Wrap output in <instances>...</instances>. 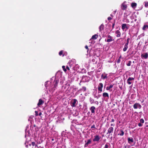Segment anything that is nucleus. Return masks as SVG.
Here are the masks:
<instances>
[{
	"mask_svg": "<svg viewBox=\"0 0 148 148\" xmlns=\"http://www.w3.org/2000/svg\"><path fill=\"white\" fill-rule=\"evenodd\" d=\"M27 146H28V145H26V147H27Z\"/></svg>",
	"mask_w": 148,
	"mask_h": 148,
	"instance_id": "54",
	"label": "nucleus"
},
{
	"mask_svg": "<svg viewBox=\"0 0 148 148\" xmlns=\"http://www.w3.org/2000/svg\"><path fill=\"white\" fill-rule=\"evenodd\" d=\"M134 79V78L133 77H129L127 80V83L129 84H131L132 83V81L133 82V81Z\"/></svg>",
	"mask_w": 148,
	"mask_h": 148,
	"instance_id": "6",
	"label": "nucleus"
},
{
	"mask_svg": "<svg viewBox=\"0 0 148 148\" xmlns=\"http://www.w3.org/2000/svg\"><path fill=\"white\" fill-rule=\"evenodd\" d=\"M114 14H115V13L116 12V10L115 11H114Z\"/></svg>",
	"mask_w": 148,
	"mask_h": 148,
	"instance_id": "48",
	"label": "nucleus"
},
{
	"mask_svg": "<svg viewBox=\"0 0 148 148\" xmlns=\"http://www.w3.org/2000/svg\"><path fill=\"white\" fill-rule=\"evenodd\" d=\"M29 145L30 146H31V144H29Z\"/></svg>",
	"mask_w": 148,
	"mask_h": 148,
	"instance_id": "55",
	"label": "nucleus"
},
{
	"mask_svg": "<svg viewBox=\"0 0 148 148\" xmlns=\"http://www.w3.org/2000/svg\"><path fill=\"white\" fill-rule=\"evenodd\" d=\"M120 59H119L118 60H117V62H118V63H119V62H120Z\"/></svg>",
	"mask_w": 148,
	"mask_h": 148,
	"instance_id": "45",
	"label": "nucleus"
},
{
	"mask_svg": "<svg viewBox=\"0 0 148 148\" xmlns=\"http://www.w3.org/2000/svg\"><path fill=\"white\" fill-rule=\"evenodd\" d=\"M95 106H94L91 107L90 109V110L91 111V113H95Z\"/></svg>",
	"mask_w": 148,
	"mask_h": 148,
	"instance_id": "11",
	"label": "nucleus"
},
{
	"mask_svg": "<svg viewBox=\"0 0 148 148\" xmlns=\"http://www.w3.org/2000/svg\"><path fill=\"white\" fill-rule=\"evenodd\" d=\"M31 135L30 132L29 131H27V130L26 129L25 130V137H26L27 136H29Z\"/></svg>",
	"mask_w": 148,
	"mask_h": 148,
	"instance_id": "16",
	"label": "nucleus"
},
{
	"mask_svg": "<svg viewBox=\"0 0 148 148\" xmlns=\"http://www.w3.org/2000/svg\"><path fill=\"white\" fill-rule=\"evenodd\" d=\"M62 53H63V51H61L60 52L59 54L60 56H61V55H62Z\"/></svg>",
	"mask_w": 148,
	"mask_h": 148,
	"instance_id": "36",
	"label": "nucleus"
},
{
	"mask_svg": "<svg viewBox=\"0 0 148 148\" xmlns=\"http://www.w3.org/2000/svg\"><path fill=\"white\" fill-rule=\"evenodd\" d=\"M141 56L142 58H144L145 59H147L148 56L147 53H145L144 54H142Z\"/></svg>",
	"mask_w": 148,
	"mask_h": 148,
	"instance_id": "14",
	"label": "nucleus"
},
{
	"mask_svg": "<svg viewBox=\"0 0 148 148\" xmlns=\"http://www.w3.org/2000/svg\"><path fill=\"white\" fill-rule=\"evenodd\" d=\"M138 125L139 127H141L142 126V124L141 123H139L138 124Z\"/></svg>",
	"mask_w": 148,
	"mask_h": 148,
	"instance_id": "41",
	"label": "nucleus"
},
{
	"mask_svg": "<svg viewBox=\"0 0 148 148\" xmlns=\"http://www.w3.org/2000/svg\"><path fill=\"white\" fill-rule=\"evenodd\" d=\"M114 120L113 119H112V120H111V122H114Z\"/></svg>",
	"mask_w": 148,
	"mask_h": 148,
	"instance_id": "47",
	"label": "nucleus"
},
{
	"mask_svg": "<svg viewBox=\"0 0 148 148\" xmlns=\"http://www.w3.org/2000/svg\"><path fill=\"white\" fill-rule=\"evenodd\" d=\"M129 27V25L126 24H123L122 25V29L124 30L125 28L128 29Z\"/></svg>",
	"mask_w": 148,
	"mask_h": 148,
	"instance_id": "9",
	"label": "nucleus"
},
{
	"mask_svg": "<svg viewBox=\"0 0 148 148\" xmlns=\"http://www.w3.org/2000/svg\"><path fill=\"white\" fill-rule=\"evenodd\" d=\"M77 102V100L75 99H74L72 100L71 102V106L73 107L76 106V102Z\"/></svg>",
	"mask_w": 148,
	"mask_h": 148,
	"instance_id": "7",
	"label": "nucleus"
},
{
	"mask_svg": "<svg viewBox=\"0 0 148 148\" xmlns=\"http://www.w3.org/2000/svg\"><path fill=\"white\" fill-rule=\"evenodd\" d=\"M66 68L68 70H70L68 66H66Z\"/></svg>",
	"mask_w": 148,
	"mask_h": 148,
	"instance_id": "44",
	"label": "nucleus"
},
{
	"mask_svg": "<svg viewBox=\"0 0 148 148\" xmlns=\"http://www.w3.org/2000/svg\"><path fill=\"white\" fill-rule=\"evenodd\" d=\"M97 36H98V35H93L92 37V38L93 39H96L97 38Z\"/></svg>",
	"mask_w": 148,
	"mask_h": 148,
	"instance_id": "28",
	"label": "nucleus"
},
{
	"mask_svg": "<svg viewBox=\"0 0 148 148\" xmlns=\"http://www.w3.org/2000/svg\"><path fill=\"white\" fill-rule=\"evenodd\" d=\"M90 102L92 104L94 103V100L91 98H90Z\"/></svg>",
	"mask_w": 148,
	"mask_h": 148,
	"instance_id": "29",
	"label": "nucleus"
},
{
	"mask_svg": "<svg viewBox=\"0 0 148 148\" xmlns=\"http://www.w3.org/2000/svg\"><path fill=\"white\" fill-rule=\"evenodd\" d=\"M128 148H129V147Z\"/></svg>",
	"mask_w": 148,
	"mask_h": 148,
	"instance_id": "57",
	"label": "nucleus"
},
{
	"mask_svg": "<svg viewBox=\"0 0 148 148\" xmlns=\"http://www.w3.org/2000/svg\"><path fill=\"white\" fill-rule=\"evenodd\" d=\"M109 145V144L108 143H107L103 148H110Z\"/></svg>",
	"mask_w": 148,
	"mask_h": 148,
	"instance_id": "27",
	"label": "nucleus"
},
{
	"mask_svg": "<svg viewBox=\"0 0 148 148\" xmlns=\"http://www.w3.org/2000/svg\"><path fill=\"white\" fill-rule=\"evenodd\" d=\"M41 148H43V147H42Z\"/></svg>",
	"mask_w": 148,
	"mask_h": 148,
	"instance_id": "56",
	"label": "nucleus"
},
{
	"mask_svg": "<svg viewBox=\"0 0 148 148\" xmlns=\"http://www.w3.org/2000/svg\"><path fill=\"white\" fill-rule=\"evenodd\" d=\"M53 79H54V81L56 80V77H53Z\"/></svg>",
	"mask_w": 148,
	"mask_h": 148,
	"instance_id": "50",
	"label": "nucleus"
},
{
	"mask_svg": "<svg viewBox=\"0 0 148 148\" xmlns=\"http://www.w3.org/2000/svg\"><path fill=\"white\" fill-rule=\"evenodd\" d=\"M128 142L129 143H131L134 142V140L132 138H128Z\"/></svg>",
	"mask_w": 148,
	"mask_h": 148,
	"instance_id": "19",
	"label": "nucleus"
},
{
	"mask_svg": "<svg viewBox=\"0 0 148 148\" xmlns=\"http://www.w3.org/2000/svg\"><path fill=\"white\" fill-rule=\"evenodd\" d=\"M121 33H120L118 34L117 35L116 37H119L121 36Z\"/></svg>",
	"mask_w": 148,
	"mask_h": 148,
	"instance_id": "39",
	"label": "nucleus"
},
{
	"mask_svg": "<svg viewBox=\"0 0 148 148\" xmlns=\"http://www.w3.org/2000/svg\"><path fill=\"white\" fill-rule=\"evenodd\" d=\"M126 3V1L124 2L122 4L121 6V8L123 10H125L127 8V5L125 3Z\"/></svg>",
	"mask_w": 148,
	"mask_h": 148,
	"instance_id": "5",
	"label": "nucleus"
},
{
	"mask_svg": "<svg viewBox=\"0 0 148 148\" xmlns=\"http://www.w3.org/2000/svg\"><path fill=\"white\" fill-rule=\"evenodd\" d=\"M112 19V18H111V17H108V20L109 21V20H111Z\"/></svg>",
	"mask_w": 148,
	"mask_h": 148,
	"instance_id": "40",
	"label": "nucleus"
},
{
	"mask_svg": "<svg viewBox=\"0 0 148 148\" xmlns=\"http://www.w3.org/2000/svg\"><path fill=\"white\" fill-rule=\"evenodd\" d=\"M114 128L112 127H110L108 130V133H110L113 132V131Z\"/></svg>",
	"mask_w": 148,
	"mask_h": 148,
	"instance_id": "15",
	"label": "nucleus"
},
{
	"mask_svg": "<svg viewBox=\"0 0 148 148\" xmlns=\"http://www.w3.org/2000/svg\"><path fill=\"white\" fill-rule=\"evenodd\" d=\"M132 63V62L131 61H130L128 62V63L127 65L128 66H130L131 65V63Z\"/></svg>",
	"mask_w": 148,
	"mask_h": 148,
	"instance_id": "33",
	"label": "nucleus"
},
{
	"mask_svg": "<svg viewBox=\"0 0 148 148\" xmlns=\"http://www.w3.org/2000/svg\"><path fill=\"white\" fill-rule=\"evenodd\" d=\"M62 68L64 71L66 72V69L65 68V66H62Z\"/></svg>",
	"mask_w": 148,
	"mask_h": 148,
	"instance_id": "35",
	"label": "nucleus"
},
{
	"mask_svg": "<svg viewBox=\"0 0 148 148\" xmlns=\"http://www.w3.org/2000/svg\"><path fill=\"white\" fill-rule=\"evenodd\" d=\"M114 25H115V23L113 24L112 26V27L113 28H114Z\"/></svg>",
	"mask_w": 148,
	"mask_h": 148,
	"instance_id": "46",
	"label": "nucleus"
},
{
	"mask_svg": "<svg viewBox=\"0 0 148 148\" xmlns=\"http://www.w3.org/2000/svg\"><path fill=\"white\" fill-rule=\"evenodd\" d=\"M44 103V101L41 99H40L39 100V102L37 104L38 106H40Z\"/></svg>",
	"mask_w": 148,
	"mask_h": 148,
	"instance_id": "13",
	"label": "nucleus"
},
{
	"mask_svg": "<svg viewBox=\"0 0 148 148\" xmlns=\"http://www.w3.org/2000/svg\"><path fill=\"white\" fill-rule=\"evenodd\" d=\"M42 114V113H41V112H40L39 113V115L40 116Z\"/></svg>",
	"mask_w": 148,
	"mask_h": 148,
	"instance_id": "49",
	"label": "nucleus"
},
{
	"mask_svg": "<svg viewBox=\"0 0 148 148\" xmlns=\"http://www.w3.org/2000/svg\"><path fill=\"white\" fill-rule=\"evenodd\" d=\"M104 27V26L103 24H101L99 26V29L100 32H101L102 30L103 29Z\"/></svg>",
	"mask_w": 148,
	"mask_h": 148,
	"instance_id": "22",
	"label": "nucleus"
},
{
	"mask_svg": "<svg viewBox=\"0 0 148 148\" xmlns=\"http://www.w3.org/2000/svg\"><path fill=\"white\" fill-rule=\"evenodd\" d=\"M145 6L146 7H148V2H145Z\"/></svg>",
	"mask_w": 148,
	"mask_h": 148,
	"instance_id": "32",
	"label": "nucleus"
},
{
	"mask_svg": "<svg viewBox=\"0 0 148 148\" xmlns=\"http://www.w3.org/2000/svg\"><path fill=\"white\" fill-rule=\"evenodd\" d=\"M91 128H96V127H95V126L94 125H93L92 126H91Z\"/></svg>",
	"mask_w": 148,
	"mask_h": 148,
	"instance_id": "37",
	"label": "nucleus"
},
{
	"mask_svg": "<svg viewBox=\"0 0 148 148\" xmlns=\"http://www.w3.org/2000/svg\"><path fill=\"white\" fill-rule=\"evenodd\" d=\"M111 126H114V125L113 124H111Z\"/></svg>",
	"mask_w": 148,
	"mask_h": 148,
	"instance_id": "51",
	"label": "nucleus"
},
{
	"mask_svg": "<svg viewBox=\"0 0 148 148\" xmlns=\"http://www.w3.org/2000/svg\"><path fill=\"white\" fill-rule=\"evenodd\" d=\"M32 145L33 148H36L37 147V144L35 142H32Z\"/></svg>",
	"mask_w": 148,
	"mask_h": 148,
	"instance_id": "18",
	"label": "nucleus"
},
{
	"mask_svg": "<svg viewBox=\"0 0 148 148\" xmlns=\"http://www.w3.org/2000/svg\"><path fill=\"white\" fill-rule=\"evenodd\" d=\"M91 142V141L90 139H89L88 140L87 142L85 144L84 147H87L89 145V144H90V143Z\"/></svg>",
	"mask_w": 148,
	"mask_h": 148,
	"instance_id": "21",
	"label": "nucleus"
},
{
	"mask_svg": "<svg viewBox=\"0 0 148 148\" xmlns=\"http://www.w3.org/2000/svg\"><path fill=\"white\" fill-rule=\"evenodd\" d=\"M85 48L86 49H88V47L87 45H86L85 46Z\"/></svg>",
	"mask_w": 148,
	"mask_h": 148,
	"instance_id": "43",
	"label": "nucleus"
},
{
	"mask_svg": "<svg viewBox=\"0 0 148 148\" xmlns=\"http://www.w3.org/2000/svg\"><path fill=\"white\" fill-rule=\"evenodd\" d=\"M100 137L99 135H96L94 136V138L93 139V141H98L99 140Z\"/></svg>",
	"mask_w": 148,
	"mask_h": 148,
	"instance_id": "8",
	"label": "nucleus"
},
{
	"mask_svg": "<svg viewBox=\"0 0 148 148\" xmlns=\"http://www.w3.org/2000/svg\"><path fill=\"white\" fill-rule=\"evenodd\" d=\"M80 90L85 91L86 90V88L85 87L83 86L81 89H80Z\"/></svg>",
	"mask_w": 148,
	"mask_h": 148,
	"instance_id": "30",
	"label": "nucleus"
},
{
	"mask_svg": "<svg viewBox=\"0 0 148 148\" xmlns=\"http://www.w3.org/2000/svg\"><path fill=\"white\" fill-rule=\"evenodd\" d=\"M131 6L134 9H135L137 6V3H132L131 4Z\"/></svg>",
	"mask_w": 148,
	"mask_h": 148,
	"instance_id": "17",
	"label": "nucleus"
},
{
	"mask_svg": "<svg viewBox=\"0 0 148 148\" xmlns=\"http://www.w3.org/2000/svg\"><path fill=\"white\" fill-rule=\"evenodd\" d=\"M101 78L103 79H105L107 78V75L105 74H102L101 75Z\"/></svg>",
	"mask_w": 148,
	"mask_h": 148,
	"instance_id": "23",
	"label": "nucleus"
},
{
	"mask_svg": "<svg viewBox=\"0 0 148 148\" xmlns=\"http://www.w3.org/2000/svg\"><path fill=\"white\" fill-rule=\"evenodd\" d=\"M110 16H113V15L112 14H110Z\"/></svg>",
	"mask_w": 148,
	"mask_h": 148,
	"instance_id": "53",
	"label": "nucleus"
},
{
	"mask_svg": "<svg viewBox=\"0 0 148 148\" xmlns=\"http://www.w3.org/2000/svg\"><path fill=\"white\" fill-rule=\"evenodd\" d=\"M120 33V32L119 30H117L116 32V33L117 34H119Z\"/></svg>",
	"mask_w": 148,
	"mask_h": 148,
	"instance_id": "38",
	"label": "nucleus"
},
{
	"mask_svg": "<svg viewBox=\"0 0 148 148\" xmlns=\"http://www.w3.org/2000/svg\"><path fill=\"white\" fill-rule=\"evenodd\" d=\"M124 134V132L122 130H121L120 131L119 133L118 134V135L120 136H123Z\"/></svg>",
	"mask_w": 148,
	"mask_h": 148,
	"instance_id": "20",
	"label": "nucleus"
},
{
	"mask_svg": "<svg viewBox=\"0 0 148 148\" xmlns=\"http://www.w3.org/2000/svg\"><path fill=\"white\" fill-rule=\"evenodd\" d=\"M140 123H144V120H143V119H141L140 120Z\"/></svg>",
	"mask_w": 148,
	"mask_h": 148,
	"instance_id": "34",
	"label": "nucleus"
},
{
	"mask_svg": "<svg viewBox=\"0 0 148 148\" xmlns=\"http://www.w3.org/2000/svg\"><path fill=\"white\" fill-rule=\"evenodd\" d=\"M108 39L107 40V42H110L111 41L113 40L112 39V37L110 36V35H108Z\"/></svg>",
	"mask_w": 148,
	"mask_h": 148,
	"instance_id": "12",
	"label": "nucleus"
},
{
	"mask_svg": "<svg viewBox=\"0 0 148 148\" xmlns=\"http://www.w3.org/2000/svg\"><path fill=\"white\" fill-rule=\"evenodd\" d=\"M102 96L104 99H108L109 97V95L107 92H104Z\"/></svg>",
	"mask_w": 148,
	"mask_h": 148,
	"instance_id": "10",
	"label": "nucleus"
},
{
	"mask_svg": "<svg viewBox=\"0 0 148 148\" xmlns=\"http://www.w3.org/2000/svg\"><path fill=\"white\" fill-rule=\"evenodd\" d=\"M94 103H96L97 105H98V103H99L98 102V101H95L94 102Z\"/></svg>",
	"mask_w": 148,
	"mask_h": 148,
	"instance_id": "42",
	"label": "nucleus"
},
{
	"mask_svg": "<svg viewBox=\"0 0 148 148\" xmlns=\"http://www.w3.org/2000/svg\"><path fill=\"white\" fill-rule=\"evenodd\" d=\"M128 45L125 44L124 45V47L123 49V51H126L128 48Z\"/></svg>",
	"mask_w": 148,
	"mask_h": 148,
	"instance_id": "26",
	"label": "nucleus"
},
{
	"mask_svg": "<svg viewBox=\"0 0 148 148\" xmlns=\"http://www.w3.org/2000/svg\"><path fill=\"white\" fill-rule=\"evenodd\" d=\"M113 87V85L112 84H110L109 86L107 87L106 88V89L107 90H110V89L112 88Z\"/></svg>",
	"mask_w": 148,
	"mask_h": 148,
	"instance_id": "25",
	"label": "nucleus"
},
{
	"mask_svg": "<svg viewBox=\"0 0 148 148\" xmlns=\"http://www.w3.org/2000/svg\"><path fill=\"white\" fill-rule=\"evenodd\" d=\"M54 85L53 87L52 86H51V82L49 81H47L45 83V86L46 89H47L49 88V92L52 94L54 92L55 90V84H54Z\"/></svg>",
	"mask_w": 148,
	"mask_h": 148,
	"instance_id": "1",
	"label": "nucleus"
},
{
	"mask_svg": "<svg viewBox=\"0 0 148 148\" xmlns=\"http://www.w3.org/2000/svg\"><path fill=\"white\" fill-rule=\"evenodd\" d=\"M141 107V106L138 103H136L133 105V108L135 109H136L138 108L140 109Z\"/></svg>",
	"mask_w": 148,
	"mask_h": 148,
	"instance_id": "2",
	"label": "nucleus"
},
{
	"mask_svg": "<svg viewBox=\"0 0 148 148\" xmlns=\"http://www.w3.org/2000/svg\"><path fill=\"white\" fill-rule=\"evenodd\" d=\"M103 86V85L102 83H100L98 85V88L99 91H100V92L102 91V88Z\"/></svg>",
	"mask_w": 148,
	"mask_h": 148,
	"instance_id": "3",
	"label": "nucleus"
},
{
	"mask_svg": "<svg viewBox=\"0 0 148 148\" xmlns=\"http://www.w3.org/2000/svg\"><path fill=\"white\" fill-rule=\"evenodd\" d=\"M147 29H148V25H144L143 28V30H145Z\"/></svg>",
	"mask_w": 148,
	"mask_h": 148,
	"instance_id": "24",
	"label": "nucleus"
},
{
	"mask_svg": "<svg viewBox=\"0 0 148 148\" xmlns=\"http://www.w3.org/2000/svg\"><path fill=\"white\" fill-rule=\"evenodd\" d=\"M130 40V38H127V42L125 44L128 45Z\"/></svg>",
	"mask_w": 148,
	"mask_h": 148,
	"instance_id": "31",
	"label": "nucleus"
},
{
	"mask_svg": "<svg viewBox=\"0 0 148 148\" xmlns=\"http://www.w3.org/2000/svg\"><path fill=\"white\" fill-rule=\"evenodd\" d=\"M38 147V148H41L42 147L39 146L38 147Z\"/></svg>",
	"mask_w": 148,
	"mask_h": 148,
	"instance_id": "52",
	"label": "nucleus"
},
{
	"mask_svg": "<svg viewBox=\"0 0 148 148\" xmlns=\"http://www.w3.org/2000/svg\"><path fill=\"white\" fill-rule=\"evenodd\" d=\"M90 78L87 76H84L82 78V81L84 82H88L90 80Z\"/></svg>",
	"mask_w": 148,
	"mask_h": 148,
	"instance_id": "4",
	"label": "nucleus"
}]
</instances>
